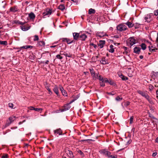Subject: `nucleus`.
<instances>
[{"instance_id":"nucleus-31","label":"nucleus","mask_w":158,"mask_h":158,"mask_svg":"<svg viewBox=\"0 0 158 158\" xmlns=\"http://www.w3.org/2000/svg\"><path fill=\"white\" fill-rule=\"evenodd\" d=\"M126 24L128 26L129 28L132 27H133L134 24L131 22H127Z\"/></svg>"},{"instance_id":"nucleus-55","label":"nucleus","mask_w":158,"mask_h":158,"mask_svg":"<svg viewBox=\"0 0 158 158\" xmlns=\"http://www.w3.org/2000/svg\"><path fill=\"white\" fill-rule=\"evenodd\" d=\"M100 84L101 86L104 87L105 86V84L104 83V82H100Z\"/></svg>"},{"instance_id":"nucleus-43","label":"nucleus","mask_w":158,"mask_h":158,"mask_svg":"<svg viewBox=\"0 0 158 158\" xmlns=\"http://www.w3.org/2000/svg\"><path fill=\"white\" fill-rule=\"evenodd\" d=\"M109 158H117V156L116 155H110V156L109 157Z\"/></svg>"},{"instance_id":"nucleus-57","label":"nucleus","mask_w":158,"mask_h":158,"mask_svg":"<svg viewBox=\"0 0 158 158\" xmlns=\"http://www.w3.org/2000/svg\"><path fill=\"white\" fill-rule=\"evenodd\" d=\"M27 49L28 48H30V49H32L33 48V47L31 45H27Z\"/></svg>"},{"instance_id":"nucleus-34","label":"nucleus","mask_w":158,"mask_h":158,"mask_svg":"<svg viewBox=\"0 0 158 158\" xmlns=\"http://www.w3.org/2000/svg\"><path fill=\"white\" fill-rule=\"evenodd\" d=\"M141 46L143 50H145L146 48V46L145 44L142 43L141 44Z\"/></svg>"},{"instance_id":"nucleus-37","label":"nucleus","mask_w":158,"mask_h":158,"mask_svg":"<svg viewBox=\"0 0 158 158\" xmlns=\"http://www.w3.org/2000/svg\"><path fill=\"white\" fill-rule=\"evenodd\" d=\"M43 110L41 108H35L34 109V110L38 111V112H40V113H41V111H42Z\"/></svg>"},{"instance_id":"nucleus-28","label":"nucleus","mask_w":158,"mask_h":158,"mask_svg":"<svg viewBox=\"0 0 158 158\" xmlns=\"http://www.w3.org/2000/svg\"><path fill=\"white\" fill-rule=\"evenodd\" d=\"M59 9L61 11H63L65 9V7L64 5L60 4L59 6Z\"/></svg>"},{"instance_id":"nucleus-3","label":"nucleus","mask_w":158,"mask_h":158,"mask_svg":"<svg viewBox=\"0 0 158 158\" xmlns=\"http://www.w3.org/2000/svg\"><path fill=\"white\" fill-rule=\"evenodd\" d=\"M153 15L152 13L148 14L145 15L144 19V21L145 22H147L148 23H150L153 19L152 17V16Z\"/></svg>"},{"instance_id":"nucleus-53","label":"nucleus","mask_w":158,"mask_h":158,"mask_svg":"<svg viewBox=\"0 0 158 158\" xmlns=\"http://www.w3.org/2000/svg\"><path fill=\"white\" fill-rule=\"evenodd\" d=\"M78 98V97H77L76 98H75L74 99H73L71 101H70L69 103V105L71 104L73 102H74L75 100H76L77 98Z\"/></svg>"},{"instance_id":"nucleus-1","label":"nucleus","mask_w":158,"mask_h":158,"mask_svg":"<svg viewBox=\"0 0 158 158\" xmlns=\"http://www.w3.org/2000/svg\"><path fill=\"white\" fill-rule=\"evenodd\" d=\"M137 92L141 95L146 98L149 102H151L152 101L151 98L148 95L147 91H143L138 90L137 91Z\"/></svg>"},{"instance_id":"nucleus-10","label":"nucleus","mask_w":158,"mask_h":158,"mask_svg":"<svg viewBox=\"0 0 158 158\" xmlns=\"http://www.w3.org/2000/svg\"><path fill=\"white\" fill-rule=\"evenodd\" d=\"M60 54L61 55H64L66 57L71 58L72 57V54L70 53L64 52L63 51H61L60 52Z\"/></svg>"},{"instance_id":"nucleus-11","label":"nucleus","mask_w":158,"mask_h":158,"mask_svg":"<svg viewBox=\"0 0 158 158\" xmlns=\"http://www.w3.org/2000/svg\"><path fill=\"white\" fill-rule=\"evenodd\" d=\"M19 10L18 7L16 6L11 7L10 9V11L13 13L18 11Z\"/></svg>"},{"instance_id":"nucleus-8","label":"nucleus","mask_w":158,"mask_h":158,"mask_svg":"<svg viewBox=\"0 0 158 158\" xmlns=\"http://www.w3.org/2000/svg\"><path fill=\"white\" fill-rule=\"evenodd\" d=\"M63 42H66L68 44H70L73 42V40L67 38H62L60 39Z\"/></svg>"},{"instance_id":"nucleus-23","label":"nucleus","mask_w":158,"mask_h":158,"mask_svg":"<svg viewBox=\"0 0 158 158\" xmlns=\"http://www.w3.org/2000/svg\"><path fill=\"white\" fill-rule=\"evenodd\" d=\"M79 38L81 39V40L82 41H85V39L87 38V36L85 34H82L80 35Z\"/></svg>"},{"instance_id":"nucleus-38","label":"nucleus","mask_w":158,"mask_h":158,"mask_svg":"<svg viewBox=\"0 0 158 158\" xmlns=\"http://www.w3.org/2000/svg\"><path fill=\"white\" fill-rule=\"evenodd\" d=\"M39 39V37L38 35H35L34 36V39H33V40L34 41H36L38 40Z\"/></svg>"},{"instance_id":"nucleus-62","label":"nucleus","mask_w":158,"mask_h":158,"mask_svg":"<svg viewBox=\"0 0 158 158\" xmlns=\"http://www.w3.org/2000/svg\"><path fill=\"white\" fill-rule=\"evenodd\" d=\"M27 45L25 46H23L22 47H21V48H24V49H27Z\"/></svg>"},{"instance_id":"nucleus-60","label":"nucleus","mask_w":158,"mask_h":158,"mask_svg":"<svg viewBox=\"0 0 158 158\" xmlns=\"http://www.w3.org/2000/svg\"><path fill=\"white\" fill-rule=\"evenodd\" d=\"M78 153H79L81 155H82L83 154V152L81 150H79L78 152Z\"/></svg>"},{"instance_id":"nucleus-25","label":"nucleus","mask_w":158,"mask_h":158,"mask_svg":"<svg viewBox=\"0 0 158 158\" xmlns=\"http://www.w3.org/2000/svg\"><path fill=\"white\" fill-rule=\"evenodd\" d=\"M53 90L54 92L56 93V94L58 95L59 94V90L57 86L56 85H55L53 89Z\"/></svg>"},{"instance_id":"nucleus-24","label":"nucleus","mask_w":158,"mask_h":158,"mask_svg":"<svg viewBox=\"0 0 158 158\" xmlns=\"http://www.w3.org/2000/svg\"><path fill=\"white\" fill-rule=\"evenodd\" d=\"M105 44V41L101 40L100 41L99 43L98 44V45L100 48H103L104 44Z\"/></svg>"},{"instance_id":"nucleus-45","label":"nucleus","mask_w":158,"mask_h":158,"mask_svg":"<svg viewBox=\"0 0 158 158\" xmlns=\"http://www.w3.org/2000/svg\"><path fill=\"white\" fill-rule=\"evenodd\" d=\"M107 82L111 85H114V82L111 80H108V82Z\"/></svg>"},{"instance_id":"nucleus-9","label":"nucleus","mask_w":158,"mask_h":158,"mask_svg":"<svg viewBox=\"0 0 158 158\" xmlns=\"http://www.w3.org/2000/svg\"><path fill=\"white\" fill-rule=\"evenodd\" d=\"M70 107L71 106L68 103L64 105L63 108L62 109H60V110L61 112H63L68 110L70 108Z\"/></svg>"},{"instance_id":"nucleus-14","label":"nucleus","mask_w":158,"mask_h":158,"mask_svg":"<svg viewBox=\"0 0 158 158\" xmlns=\"http://www.w3.org/2000/svg\"><path fill=\"white\" fill-rule=\"evenodd\" d=\"M118 75L123 81H126L128 80V78L127 77L124 76L122 73H118Z\"/></svg>"},{"instance_id":"nucleus-15","label":"nucleus","mask_w":158,"mask_h":158,"mask_svg":"<svg viewBox=\"0 0 158 158\" xmlns=\"http://www.w3.org/2000/svg\"><path fill=\"white\" fill-rule=\"evenodd\" d=\"M67 154L68 156L70 158H73L74 157V156L72 152L70 150H68L67 152Z\"/></svg>"},{"instance_id":"nucleus-20","label":"nucleus","mask_w":158,"mask_h":158,"mask_svg":"<svg viewBox=\"0 0 158 158\" xmlns=\"http://www.w3.org/2000/svg\"><path fill=\"white\" fill-rule=\"evenodd\" d=\"M73 39L75 40H77L78 38L79 37V34L77 33L74 32L73 33Z\"/></svg>"},{"instance_id":"nucleus-63","label":"nucleus","mask_w":158,"mask_h":158,"mask_svg":"<svg viewBox=\"0 0 158 158\" xmlns=\"http://www.w3.org/2000/svg\"><path fill=\"white\" fill-rule=\"evenodd\" d=\"M60 90H61V92H62V91H63V90H64V88H63V87L62 86L60 87Z\"/></svg>"},{"instance_id":"nucleus-16","label":"nucleus","mask_w":158,"mask_h":158,"mask_svg":"<svg viewBox=\"0 0 158 158\" xmlns=\"http://www.w3.org/2000/svg\"><path fill=\"white\" fill-rule=\"evenodd\" d=\"M20 27L23 31H27L30 28V27L26 26H20Z\"/></svg>"},{"instance_id":"nucleus-29","label":"nucleus","mask_w":158,"mask_h":158,"mask_svg":"<svg viewBox=\"0 0 158 158\" xmlns=\"http://www.w3.org/2000/svg\"><path fill=\"white\" fill-rule=\"evenodd\" d=\"M91 76L94 80H96L98 79V74L97 73H94L93 74L91 75Z\"/></svg>"},{"instance_id":"nucleus-59","label":"nucleus","mask_w":158,"mask_h":158,"mask_svg":"<svg viewBox=\"0 0 158 158\" xmlns=\"http://www.w3.org/2000/svg\"><path fill=\"white\" fill-rule=\"evenodd\" d=\"M103 82H108V80L107 78H104Z\"/></svg>"},{"instance_id":"nucleus-27","label":"nucleus","mask_w":158,"mask_h":158,"mask_svg":"<svg viewBox=\"0 0 158 158\" xmlns=\"http://www.w3.org/2000/svg\"><path fill=\"white\" fill-rule=\"evenodd\" d=\"M11 123L10 122V121H9V120H8L6 121V123L5 124V126L4 127H3L2 129H4V128H5L6 127H7L8 126H9L10 124Z\"/></svg>"},{"instance_id":"nucleus-36","label":"nucleus","mask_w":158,"mask_h":158,"mask_svg":"<svg viewBox=\"0 0 158 158\" xmlns=\"http://www.w3.org/2000/svg\"><path fill=\"white\" fill-rule=\"evenodd\" d=\"M46 89L48 91V93L49 94L51 95L52 94V92L51 91V89L48 87L47 86L46 87Z\"/></svg>"},{"instance_id":"nucleus-7","label":"nucleus","mask_w":158,"mask_h":158,"mask_svg":"<svg viewBox=\"0 0 158 158\" xmlns=\"http://www.w3.org/2000/svg\"><path fill=\"white\" fill-rule=\"evenodd\" d=\"M52 13V10L51 9H47L46 11L43 13V14L44 15L43 18H45V16L47 15H50Z\"/></svg>"},{"instance_id":"nucleus-18","label":"nucleus","mask_w":158,"mask_h":158,"mask_svg":"<svg viewBox=\"0 0 158 158\" xmlns=\"http://www.w3.org/2000/svg\"><path fill=\"white\" fill-rule=\"evenodd\" d=\"M28 17L31 19L34 20L35 18V16L33 13L31 12L29 14Z\"/></svg>"},{"instance_id":"nucleus-50","label":"nucleus","mask_w":158,"mask_h":158,"mask_svg":"<svg viewBox=\"0 0 158 158\" xmlns=\"http://www.w3.org/2000/svg\"><path fill=\"white\" fill-rule=\"evenodd\" d=\"M130 102L129 101L126 102L124 104L125 106L126 107L127 106L130 105Z\"/></svg>"},{"instance_id":"nucleus-58","label":"nucleus","mask_w":158,"mask_h":158,"mask_svg":"<svg viewBox=\"0 0 158 158\" xmlns=\"http://www.w3.org/2000/svg\"><path fill=\"white\" fill-rule=\"evenodd\" d=\"M90 45L93 46L95 48H96L97 47V46L95 44H90Z\"/></svg>"},{"instance_id":"nucleus-44","label":"nucleus","mask_w":158,"mask_h":158,"mask_svg":"<svg viewBox=\"0 0 158 158\" xmlns=\"http://www.w3.org/2000/svg\"><path fill=\"white\" fill-rule=\"evenodd\" d=\"M122 99V98L120 97H119V96H117L115 98V100L117 101H120Z\"/></svg>"},{"instance_id":"nucleus-6","label":"nucleus","mask_w":158,"mask_h":158,"mask_svg":"<svg viewBox=\"0 0 158 158\" xmlns=\"http://www.w3.org/2000/svg\"><path fill=\"white\" fill-rule=\"evenodd\" d=\"M96 35L97 37L101 38L105 36H108L106 33L102 32H97L96 33Z\"/></svg>"},{"instance_id":"nucleus-2","label":"nucleus","mask_w":158,"mask_h":158,"mask_svg":"<svg viewBox=\"0 0 158 158\" xmlns=\"http://www.w3.org/2000/svg\"><path fill=\"white\" fill-rule=\"evenodd\" d=\"M137 40L134 37L129 38L127 41V45L128 46L131 47L132 46L135 44Z\"/></svg>"},{"instance_id":"nucleus-64","label":"nucleus","mask_w":158,"mask_h":158,"mask_svg":"<svg viewBox=\"0 0 158 158\" xmlns=\"http://www.w3.org/2000/svg\"><path fill=\"white\" fill-rule=\"evenodd\" d=\"M155 141L156 143H158V136L156 138Z\"/></svg>"},{"instance_id":"nucleus-39","label":"nucleus","mask_w":158,"mask_h":158,"mask_svg":"<svg viewBox=\"0 0 158 158\" xmlns=\"http://www.w3.org/2000/svg\"><path fill=\"white\" fill-rule=\"evenodd\" d=\"M56 57L58 59H59L60 60H61L62 59L63 57L61 56V54H57L56 56Z\"/></svg>"},{"instance_id":"nucleus-54","label":"nucleus","mask_w":158,"mask_h":158,"mask_svg":"<svg viewBox=\"0 0 158 158\" xmlns=\"http://www.w3.org/2000/svg\"><path fill=\"white\" fill-rule=\"evenodd\" d=\"M8 106L9 107L13 108V104L12 103H10L8 104Z\"/></svg>"},{"instance_id":"nucleus-22","label":"nucleus","mask_w":158,"mask_h":158,"mask_svg":"<svg viewBox=\"0 0 158 158\" xmlns=\"http://www.w3.org/2000/svg\"><path fill=\"white\" fill-rule=\"evenodd\" d=\"M152 77L154 79L157 78L158 77V72L153 71L152 72Z\"/></svg>"},{"instance_id":"nucleus-48","label":"nucleus","mask_w":158,"mask_h":158,"mask_svg":"<svg viewBox=\"0 0 158 158\" xmlns=\"http://www.w3.org/2000/svg\"><path fill=\"white\" fill-rule=\"evenodd\" d=\"M61 93H62V94L64 96H67V94L65 90H64V91L63 90V91H62L61 92Z\"/></svg>"},{"instance_id":"nucleus-13","label":"nucleus","mask_w":158,"mask_h":158,"mask_svg":"<svg viewBox=\"0 0 158 158\" xmlns=\"http://www.w3.org/2000/svg\"><path fill=\"white\" fill-rule=\"evenodd\" d=\"M141 48L139 47H135L134 49V52L137 54H139L140 52Z\"/></svg>"},{"instance_id":"nucleus-17","label":"nucleus","mask_w":158,"mask_h":158,"mask_svg":"<svg viewBox=\"0 0 158 158\" xmlns=\"http://www.w3.org/2000/svg\"><path fill=\"white\" fill-rule=\"evenodd\" d=\"M38 47H44L45 45V42L43 41H39L37 44Z\"/></svg>"},{"instance_id":"nucleus-41","label":"nucleus","mask_w":158,"mask_h":158,"mask_svg":"<svg viewBox=\"0 0 158 158\" xmlns=\"http://www.w3.org/2000/svg\"><path fill=\"white\" fill-rule=\"evenodd\" d=\"M154 15L157 16L158 15V9L155 10L153 12Z\"/></svg>"},{"instance_id":"nucleus-21","label":"nucleus","mask_w":158,"mask_h":158,"mask_svg":"<svg viewBox=\"0 0 158 158\" xmlns=\"http://www.w3.org/2000/svg\"><path fill=\"white\" fill-rule=\"evenodd\" d=\"M110 49H108V51L109 52L111 53H113L114 52V49L115 48H114V46L111 44L110 46Z\"/></svg>"},{"instance_id":"nucleus-4","label":"nucleus","mask_w":158,"mask_h":158,"mask_svg":"<svg viewBox=\"0 0 158 158\" xmlns=\"http://www.w3.org/2000/svg\"><path fill=\"white\" fill-rule=\"evenodd\" d=\"M117 29L118 31H122L126 30L127 29V27L124 24H120L117 26Z\"/></svg>"},{"instance_id":"nucleus-19","label":"nucleus","mask_w":158,"mask_h":158,"mask_svg":"<svg viewBox=\"0 0 158 158\" xmlns=\"http://www.w3.org/2000/svg\"><path fill=\"white\" fill-rule=\"evenodd\" d=\"M123 48L124 50V51L123 52V54H126V55H128L129 51L128 48L125 46L123 47Z\"/></svg>"},{"instance_id":"nucleus-26","label":"nucleus","mask_w":158,"mask_h":158,"mask_svg":"<svg viewBox=\"0 0 158 158\" xmlns=\"http://www.w3.org/2000/svg\"><path fill=\"white\" fill-rule=\"evenodd\" d=\"M15 118L16 117L15 116L10 117L8 118L9 121H10V122L12 123L15 120Z\"/></svg>"},{"instance_id":"nucleus-52","label":"nucleus","mask_w":158,"mask_h":158,"mask_svg":"<svg viewBox=\"0 0 158 158\" xmlns=\"http://www.w3.org/2000/svg\"><path fill=\"white\" fill-rule=\"evenodd\" d=\"M8 155L7 154H3L1 157L2 158H7L8 157Z\"/></svg>"},{"instance_id":"nucleus-61","label":"nucleus","mask_w":158,"mask_h":158,"mask_svg":"<svg viewBox=\"0 0 158 158\" xmlns=\"http://www.w3.org/2000/svg\"><path fill=\"white\" fill-rule=\"evenodd\" d=\"M92 140L91 139H83V140H81V141L82 142H84V141H89V140Z\"/></svg>"},{"instance_id":"nucleus-51","label":"nucleus","mask_w":158,"mask_h":158,"mask_svg":"<svg viewBox=\"0 0 158 158\" xmlns=\"http://www.w3.org/2000/svg\"><path fill=\"white\" fill-rule=\"evenodd\" d=\"M89 70H90L91 75H92L94 73H95L94 71V69H90Z\"/></svg>"},{"instance_id":"nucleus-47","label":"nucleus","mask_w":158,"mask_h":158,"mask_svg":"<svg viewBox=\"0 0 158 158\" xmlns=\"http://www.w3.org/2000/svg\"><path fill=\"white\" fill-rule=\"evenodd\" d=\"M133 119H134V116H131L130 118V124H131L133 123Z\"/></svg>"},{"instance_id":"nucleus-32","label":"nucleus","mask_w":158,"mask_h":158,"mask_svg":"<svg viewBox=\"0 0 158 158\" xmlns=\"http://www.w3.org/2000/svg\"><path fill=\"white\" fill-rule=\"evenodd\" d=\"M7 42L6 41H0V44L3 45H7Z\"/></svg>"},{"instance_id":"nucleus-5","label":"nucleus","mask_w":158,"mask_h":158,"mask_svg":"<svg viewBox=\"0 0 158 158\" xmlns=\"http://www.w3.org/2000/svg\"><path fill=\"white\" fill-rule=\"evenodd\" d=\"M100 152L108 158L111 154L110 152L106 149H103L101 150L100 151Z\"/></svg>"},{"instance_id":"nucleus-33","label":"nucleus","mask_w":158,"mask_h":158,"mask_svg":"<svg viewBox=\"0 0 158 158\" xmlns=\"http://www.w3.org/2000/svg\"><path fill=\"white\" fill-rule=\"evenodd\" d=\"M100 62L102 64H106L107 63L106 60L105 58H103L100 61Z\"/></svg>"},{"instance_id":"nucleus-35","label":"nucleus","mask_w":158,"mask_h":158,"mask_svg":"<svg viewBox=\"0 0 158 158\" xmlns=\"http://www.w3.org/2000/svg\"><path fill=\"white\" fill-rule=\"evenodd\" d=\"M149 50L151 52L155 51V49L152 46H149Z\"/></svg>"},{"instance_id":"nucleus-56","label":"nucleus","mask_w":158,"mask_h":158,"mask_svg":"<svg viewBox=\"0 0 158 158\" xmlns=\"http://www.w3.org/2000/svg\"><path fill=\"white\" fill-rule=\"evenodd\" d=\"M28 109H29V110H34V109L35 108V107H33L32 106H29L28 107Z\"/></svg>"},{"instance_id":"nucleus-40","label":"nucleus","mask_w":158,"mask_h":158,"mask_svg":"<svg viewBox=\"0 0 158 158\" xmlns=\"http://www.w3.org/2000/svg\"><path fill=\"white\" fill-rule=\"evenodd\" d=\"M98 79L101 81V82H103L104 78H103L101 76H99L98 78Z\"/></svg>"},{"instance_id":"nucleus-49","label":"nucleus","mask_w":158,"mask_h":158,"mask_svg":"<svg viewBox=\"0 0 158 158\" xmlns=\"http://www.w3.org/2000/svg\"><path fill=\"white\" fill-rule=\"evenodd\" d=\"M157 154V152L156 151H155L152 153V156L153 157H155Z\"/></svg>"},{"instance_id":"nucleus-42","label":"nucleus","mask_w":158,"mask_h":158,"mask_svg":"<svg viewBox=\"0 0 158 158\" xmlns=\"http://www.w3.org/2000/svg\"><path fill=\"white\" fill-rule=\"evenodd\" d=\"M150 91H152L154 87L152 85H149L148 87Z\"/></svg>"},{"instance_id":"nucleus-30","label":"nucleus","mask_w":158,"mask_h":158,"mask_svg":"<svg viewBox=\"0 0 158 158\" xmlns=\"http://www.w3.org/2000/svg\"><path fill=\"white\" fill-rule=\"evenodd\" d=\"M95 12V10L93 9L92 8L90 9L88 11V14L89 15L91 14H94Z\"/></svg>"},{"instance_id":"nucleus-46","label":"nucleus","mask_w":158,"mask_h":158,"mask_svg":"<svg viewBox=\"0 0 158 158\" xmlns=\"http://www.w3.org/2000/svg\"><path fill=\"white\" fill-rule=\"evenodd\" d=\"M16 23H17L21 25H24L25 23V22H22L21 21H18Z\"/></svg>"},{"instance_id":"nucleus-12","label":"nucleus","mask_w":158,"mask_h":158,"mask_svg":"<svg viewBox=\"0 0 158 158\" xmlns=\"http://www.w3.org/2000/svg\"><path fill=\"white\" fill-rule=\"evenodd\" d=\"M55 135L58 134L59 135H61L62 134V131L60 129H58L54 131Z\"/></svg>"}]
</instances>
